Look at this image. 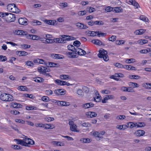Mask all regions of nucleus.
Listing matches in <instances>:
<instances>
[{
  "label": "nucleus",
  "mask_w": 151,
  "mask_h": 151,
  "mask_svg": "<svg viewBox=\"0 0 151 151\" xmlns=\"http://www.w3.org/2000/svg\"><path fill=\"white\" fill-rule=\"evenodd\" d=\"M35 126L37 127H44L45 125L42 123H37L35 124Z\"/></svg>",
  "instance_id": "bf43d9fd"
},
{
  "label": "nucleus",
  "mask_w": 151,
  "mask_h": 151,
  "mask_svg": "<svg viewBox=\"0 0 151 151\" xmlns=\"http://www.w3.org/2000/svg\"><path fill=\"white\" fill-rule=\"evenodd\" d=\"M86 34L88 36H96V31H86Z\"/></svg>",
  "instance_id": "f3484780"
},
{
  "label": "nucleus",
  "mask_w": 151,
  "mask_h": 151,
  "mask_svg": "<svg viewBox=\"0 0 151 151\" xmlns=\"http://www.w3.org/2000/svg\"><path fill=\"white\" fill-rule=\"evenodd\" d=\"M16 16L14 14L7 12L4 13V19L6 22H14L16 19Z\"/></svg>",
  "instance_id": "f257e3e1"
},
{
  "label": "nucleus",
  "mask_w": 151,
  "mask_h": 151,
  "mask_svg": "<svg viewBox=\"0 0 151 151\" xmlns=\"http://www.w3.org/2000/svg\"><path fill=\"white\" fill-rule=\"evenodd\" d=\"M78 49H80V50H81V52L82 53H81V52L79 51L78 52V55H84L86 54V52L85 50H83L82 49L80 48H78Z\"/></svg>",
  "instance_id": "f704fd0d"
},
{
  "label": "nucleus",
  "mask_w": 151,
  "mask_h": 151,
  "mask_svg": "<svg viewBox=\"0 0 151 151\" xmlns=\"http://www.w3.org/2000/svg\"><path fill=\"white\" fill-rule=\"evenodd\" d=\"M11 147L15 150H21L22 149V147L17 145H12L11 146Z\"/></svg>",
  "instance_id": "cd10ccee"
},
{
  "label": "nucleus",
  "mask_w": 151,
  "mask_h": 151,
  "mask_svg": "<svg viewBox=\"0 0 151 151\" xmlns=\"http://www.w3.org/2000/svg\"><path fill=\"white\" fill-rule=\"evenodd\" d=\"M146 31L145 29H141L139 30H137L135 31L134 33L136 35H140L143 34Z\"/></svg>",
  "instance_id": "dca6fc26"
},
{
  "label": "nucleus",
  "mask_w": 151,
  "mask_h": 151,
  "mask_svg": "<svg viewBox=\"0 0 151 151\" xmlns=\"http://www.w3.org/2000/svg\"><path fill=\"white\" fill-rule=\"evenodd\" d=\"M86 115L87 116L88 118H92L96 116L97 114L95 112L93 111H89L86 113Z\"/></svg>",
  "instance_id": "ddd939ff"
},
{
  "label": "nucleus",
  "mask_w": 151,
  "mask_h": 151,
  "mask_svg": "<svg viewBox=\"0 0 151 151\" xmlns=\"http://www.w3.org/2000/svg\"><path fill=\"white\" fill-rule=\"evenodd\" d=\"M128 127L131 128H132L134 127H136L137 125V123H133V122H130L128 124Z\"/></svg>",
  "instance_id": "2f4dec72"
},
{
  "label": "nucleus",
  "mask_w": 151,
  "mask_h": 151,
  "mask_svg": "<svg viewBox=\"0 0 151 151\" xmlns=\"http://www.w3.org/2000/svg\"><path fill=\"white\" fill-rule=\"evenodd\" d=\"M27 140H29L27 143H26L27 145H34L35 144V142L34 141L31 139L30 138H27Z\"/></svg>",
  "instance_id": "37998d69"
},
{
  "label": "nucleus",
  "mask_w": 151,
  "mask_h": 151,
  "mask_svg": "<svg viewBox=\"0 0 151 151\" xmlns=\"http://www.w3.org/2000/svg\"><path fill=\"white\" fill-rule=\"evenodd\" d=\"M12 97V95L7 93H2L0 96V99L4 101H12L13 99Z\"/></svg>",
  "instance_id": "7ed1b4c3"
},
{
  "label": "nucleus",
  "mask_w": 151,
  "mask_h": 151,
  "mask_svg": "<svg viewBox=\"0 0 151 151\" xmlns=\"http://www.w3.org/2000/svg\"><path fill=\"white\" fill-rule=\"evenodd\" d=\"M140 78V76L138 75H130L129 76V78L131 79H138Z\"/></svg>",
  "instance_id": "473e14b6"
},
{
  "label": "nucleus",
  "mask_w": 151,
  "mask_h": 151,
  "mask_svg": "<svg viewBox=\"0 0 151 151\" xmlns=\"http://www.w3.org/2000/svg\"><path fill=\"white\" fill-rule=\"evenodd\" d=\"M91 42L93 44L98 45H104V44L102 43L101 41L99 40L96 39L93 40H92Z\"/></svg>",
  "instance_id": "f8f14e48"
},
{
  "label": "nucleus",
  "mask_w": 151,
  "mask_h": 151,
  "mask_svg": "<svg viewBox=\"0 0 151 151\" xmlns=\"http://www.w3.org/2000/svg\"><path fill=\"white\" fill-rule=\"evenodd\" d=\"M15 121L19 123H20L21 124H24L25 121L23 120L20 119H16L15 120Z\"/></svg>",
  "instance_id": "0e129e2a"
},
{
  "label": "nucleus",
  "mask_w": 151,
  "mask_h": 151,
  "mask_svg": "<svg viewBox=\"0 0 151 151\" xmlns=\"http://www.w3.org/2000/svg\"><path fill=\"white\" fill-rule=\"evenodd\" d=\"M33 81L36 82L41 83L44 81V79L40 77H36L33 78Z\"/></svg>",
  "instance_id": "a211bd4d"
},
{
  "label": "nucleus",
  "mask_w": 151,
  "mask_h": 151,
  "mask_svg": "<svg viewBox=\"0 0 151 151\" xmlns=\"http://www.w3.org/2000/svg\"><path fill=\"white\" fill-rule=\"evenodd\" d=\"M54 145H56L58 146H64V143L60 142L53 141L52 142Z\"/></svg>",
  "instance_id": "6ab92c4d"
},
{
  "label": "nucleus",
  "mask_w": 151,
  "mask_h": 151,
  "mask_svg": "<svg viewBox=\"0 0 151 151\" xmlns=\"http://www.w3.org/2000/svg\"><path fill=\"white\" fill-rule=\"evenodd\" d=\"M148 42V40H140L137 41V43L140 45H142L147 43Z\"/></svg>",
  "instance_id": "b1692460"
},
{
  "label": "nucleus",
  "mask_w": 151,
  "mask_h": 151,
  "mask_svg": "<svg viewBox=\"0 0 151 151\" xmlns=\"http://www.w3.org/2000/svg\"><path fill=\"white\" fill-rule=\"evenodd\" d=\"M145 124L144 122L137 123V127H144Z\"/></svg>",
  "instance_id": "49530a36"
},
{
  "label": "nucleus",
  "mask_w": 151,
  "mask_h": 151,
  "mask_svg": "<svg viewBox=\"0 0 151 151\" xmlns=\"http://www.w3.org/2000/svg\"><path fill=\"white\" fill-rule=\"evenodd\" d=\"M51 56L55 59H63L64 58L63 55L59 54H53L51 55Z\"/></svg>",
  "instance_id": "9b49d317"
},
{
  "label": "nucleus",
  "mask_w": 151,
  "mask_h": 151,
  "mask_svg": "<svg viewBox=\"0 0 151 151\" xmlns=\"http://www.w3.org/2000/svg\"><path fill=\"white\" fill-rule=\"evenodd\" d=\"M26 64L29 66H33L34 64L33 62L31 61H27L26 62Z\"/></svg>",
  "instance_id": "a18cd8bd"
},
{
  "label": "nucleus",
  "mask_w": 151,
  "mask_h": 151,
  "mask_svg": "<svg viewBox=\"0 0 151 151\" xmlns=\"http://www.w3.org/2000/svg\"><path fill=\"white\" fill-rule=\"evenodd\" d=\"M7 9L10 12L16 13H18L20 12V10L14 4H10L7 6Z\"/></svg>",
  "instance_id": "f03ea898"
},
{
  "label": "nucleus",
  "mask_w": 151,
  "mask_h": 151,
  "mask_svg": "<svg viewBox=\"0 0 151 151\" xmlns=\"http://www.w3.org/2000/svg\"><path fill=\"white\" fill-rule=\"evenodd\" d=\"M11 113L12 114L14 115H17L18 114H19L20 113L18 111L16 110H12L11 111Z\"/></svg>",
  "instance_id": "e2e57ef3"
},
{
  "label": "nucleus",
  "mask_w": 151,
  "mask_h": 151,
  "mask_svg": "<svg viewBox=\"0 0 151 151\" xmlns=\"http://www.w3.org/2000/svg\"><path fill=\"white\" fill-rule=\"evenodd\" d=\"M58 89L57 90H55L54 91V93L58 95H62L65 94V92H66V91L64 89Z\"/></svg>",
  "instance_id": "423d86ee"
},
{
  "label": "nucleus",
  "mask_w": 151,
  "mask_h": 151,
  "mask_svg": "<svg viewBox=\"0 0 151 151\" xmlns=\"http://www.w3.org/2000/svg\"><path fill=\"white\" fill-rule=\"evenodd\" d=\"M101 97L100 96H97L96 97H95L94 98V100L96 102H99L100 101V100H101Z\"/></svg>",
  "instance_id": "6e6d98bb"
},
{
  "label": "nucleus",
  "mask_w": 151,
  "mask_h": 151,
  "mask_svg": "<svg viewBox=\"0 0 151 151\" xmlns=\"http://www.w3.org/2000/svg\"><path fill=\"white\" fill-rule=\"evenodd\" d=\"M107 54V52L105 50L103 49L102 50H100L99 51V53L98 54V56L100 58L104 57V56Z\"/></svg>",
  "instance_id": "9d476101"
},
{
  "label": "nucleus",
  "mask_w": 151,
  "mask_h": 151,
  "mask_svg": "<svg viewBox=\"0 0 151 151\" xmlns=\"http://www.w3.org/2000/svg\"><path fill=\"white\" fill-rule=\"evenodd\" d=\"M21 46L22 47L25 49L30 48L31 47L30 45L25 44H22L21 45Z\"/></svg>",
  "instance_id": "864d4df0"
},
{
  "label": "nucleus",
  "mask_w": 151,
  "mask_h": 151,
  "mask_svg": "<svg viewBox=\"0 0 151 151\" xmlns=\"http://www.w3.org/2000/svg\"><path fill=\"white\" fill-rule=\"evenodd\" d=\"M56 21L54 20H45V22L47 24L50 25H55Z\"/></svg>",
  "instance_id": "2eb2a0df"
},
{
  "label": "nucleus",
  "mask_w": 151,
  "mask_h": 151,
  "mask_svg": "<svg viewBox=\"0 0 151 151\" xmlns=\"http://www.w3.org/2000/svg\"><path fill=\"white\" fill-rule=\"evenodd\" d=\"M126 118L125 116L123 115H120L116 116V119L118 120H121L124 119Z\"/></svg>",
  "instance_id": "8fccbe9b"
},
{
  "label": "nucleus",
  "mask_w": 151,
  "mask_h": 151,
  "mask_svg": "<svg viewBox=\"0 0 151 151\" xmlns=\"http://www.w3.org/2000/svg\"><path fill=\"white\" fill-rule=\"evenodd\" d=\"M101 92L103 93L109 94L110 93V91L108 90H104L101 91Z\"/></svg>",
  "instance_id": "69168bd1"
},
{
  "label": "nucleus",
  "mask_w": 151,
  "mask_h": 151,
  "mask_svg": "<svg viewBox=\"0 0 151 151\" xmlns=\"http://www.w3.org/2000/svg\"><path fill=\"white\" fill-rule=\"evenodd\" d=\"M114 11H115V12H119L122 11V9L121 7H116L114 8Z\"/></svg>",
  "instance_id": "c9c22d12"
},
{
  "label": "nucleus",
  "mask_w": 151,
  "mask_h": 151,
  "mask_svg": "<svg viewBox=\"0 0 151 151\" xmlns=\"http://www.w3.org/2000/svg\"><path fill=\"white\" fill-rule=\"evenodd\" d=\"M48 65L50 67H58L59 65L58 63L52 62H49Z\"/></svg>",
  "instance_id": "aec40b11"
},
{
  "label": "nucleus",
  "mask_w": 151,
  "mask_h": 151,
  "mask_svg": "<svg viewBox=\"0 0 151 151\" xmlns=\"http://www.w3.org/2000/svg\"><path fill=\"white\" fill-rule=\"evenodd\" d=\"M81 44L80 42L78 40H76L73 43V45L77 47H79Z\"/></svg>",
  "instance_id": "4c0bfd02"
},
{
  "label": "nucleus",
  "mask_w": 151,
  "mask_h": 151,
  "mask_svg": "<svg viewBox=\"0 0 151 151\" xmlns=\"http://www.w3.org/2000/svg\"><path fill=\"white\" fill-rule=\"evenodd\" d=\"M45 42H44V43H52L54 42V40L52 39H46L45 40Z\"/></svg>",
  "instance_id": "09e8293b"
},
{
  "label": "nucleus",
  "mask_w": 151,
  "mask_h": 151,
  "mask_svg": "<svg viewBox=\"0 0 151 151\" xmlns=\"http://www.w3.org/2000/svg\"><path fill=\"white\" fill-rule=\"evenodd\" d=\"M139 18L140 19L145 22H149V21L148 18L144 15H141L139 17Z\"/></svg>",
  "instance_id": "393cba45"
},
{
  "label": "nucleus",
  "mask_w": 151,
  "mask_h": 151,
  "mask_svg": "<svg viewBox=\"0 0 151 151\" xmlns=\"http://www.w3.org/2000/svg\"><path fill=\"white\" fill-rule=\"evenodd\" d=\"M104 24L103 22L101 21H95V25H103Z\"/></svg>",
  "instance_id": "680f3d73"
},
{
  "label": "nucleus",
  "mask_w": 151,
  "mask_h": 151,
  "mask_svg": "<svg viewBox=\"0 0 151 151\" xmlns=\"http://www.w3.org/2000/svg\"><path fill=\"white\" fill-rule=\"evenodd\" d=\"M77 126L76 124H74L73 125H72V126H71L70 127V130L73 131V132H79L76 129Z\"/></svg>",
  "instance_id": "a878e982"
},
{
  "label": "nucleus",
  "mask_w": 151,
  "mask_h": 151,
  "mask_svg": "<svg viewBox=\"0 0 151 151\" xmlns=\"http://www.w3.org/2000/svg\"><path fill=\"white\" fill-rule=\"evenodd\" d=\"M76 26L78 28L80 29H86L88 28V26L83 24L80 22H78L76 23Z\"/></svg>",
  "instance_id": "1a4fd4ad"
},
{
  "label": "nucleus",
  "mask_w": 151,
  "mask_h": 151,
  "mask_svg": "<svg viewBox=\"0 0 151 151\" xmlns=\"http://www.w3.org/2000/svg\"><path fill=\"white\" fill-rule=\"evenodd\" d=\"M82 125L83 127H89L91 126V124L89 123H84L82 124Z\"/></svg>",
  "instance_id": "774afa93"
},
{
  "label": "nucleus",
  "mask_w": 151,
  "mask_h": 151,
  "mask_svg": "<svg viewBox=\"0 0 151 151\" xmlns=\"http://www.w3.org/2000/svg\"><path fill=\"white\" fill-rule=\"evenodd\" d=\"M77 93L79 95L83 96V93L82 90L78 89L77 91Z\"/></svg>",
  "instance_id": "5fc2aeb1"
},
{
  "label": "nucleus",
  "mask_w": 151,
  "mask_h": 151,
  "mask_svg": "<svg viewBox=\"0 0 151 151\" xmlns=\"http://www.w3.org/2000/svg\"><path fill=\"white\" fill-rule=\"evenodd\" d=\"M61 106H67L69 105V102L63 101H61Z\"/></svg>",
  "instance_id": "4d7b16f0"
},
{
  "label": "nucleus",
  "mask_w": 151,
  "mask_h": 151,
  "mask_svg": "<svg viewBox=\"0 0 151 151\" xmlns=\"http://www.w3.org/2000/svg\"><path fill=\"white\" fill-rule=\"evenodd\" d=\"M135 62V60L133 58H130L127 59L125 61L126 63H134Z\"/></svg>",
  "instance_id": "72a5a7b5"
},
{
  "label": "nucleus",
  "mask_w": 151,
  "mask_h": 151,
  "mask_svg": "<svg viewBox=\"0 0 151 151\" xmlns=\"http://www.w3.org/2000/svg\"><path fill=\"white\" fill-rule=\"evenodd\" d=\"M128 85L129 86H133L134 88L138 87L139 86V85L137 83L132 82H129L128 83Z\"/></svg>",
  "instance_id": "bb28decb"
},
{
  "label": "nucleus",
  "mask_w": 151,
  "mask_h": 151,
  "mask_svg": "<svg viewBox=\"0 0 151 151\" xmlns=\"http://www.w3.org/2000/svg\"><path fill=\"white\" fill-rule=\"evenodd\" d=\"M14 141L17 142V144H20L22 145L26 146V147H29L30 146L29 145H27L25 142H24V141L18 139H15Z\"/></svg>",
  "instance_id": "20e7f679"
},
{
  "label": "nucleus",
  "mask_w": 151,
  "mask_h": 151,
  "mask_svg": "<svg viewBox=\"0 0 151 151\" xmlns=\"http://www.w3.org/2000/svg\"><path fill=\"white\" fill-rule=\"evenodd\" d=\"M96 36H97L99 37H105L106 35V33H102L101 32H99V31H96Z\"/></svg>",
  "instance_id": "412c9836"
},
{
  "label": "nucleus",
  "mask_w": 151,
  "mask_h": 151,
  "mask_svg": "<svg viewBox=\"0 0 151 151\" xmlns=\"http://www.w3.org/2000/svg\"><path fill=\"white\" fill-rule=\"evenodd\" d=\"M24 95L25 97L30 98L33 99L34 98V96L32 94L25 93L24 94Z\"/></svg>",
  "instance_id": "13d9d810"
},
{
  "label": "nucleus",
  "mask_w": 151,
  "mask_h": 151,
  "mask_svg": "<svg viewBox=\"0 0 151 151\" xmlns=\"http://www.w3.org/2000/svg\"><path fill=\"white\" fill-rule=\"evenodd\" d=\"M83 90L86 93H88L89 92V88L86 86H84L82 88Z\"/></svg>",
  "instance_id": "3c124183"
},
{
  "label": "nucleus",
  "mask_w": 151,
  "mask_h": 151,
  "mask_svg": "<svg viewBox=\"0 0 151 151\" xmlns=\"http://www.w3.org/2000/svg\"><path fill=\"white\" fill-rule=\"evenodd\" d=\"M26 20L27 19L25 18L21 17L19 19L18 22L20 24L26 25L27 24V22Z\"/></svg>",
  "instance_id": "0eeeda50"
},
{
  "label": "nucleus",
  "mask_w": 151,
  "mask_h": 151,
  "mask_svg": "<svg viewBox=\"0 0 151 151\" xmlns=\"http://www.w3.org/2000/svg\"><path fill=\"white\" fill-rule=\"evenodd\" d=\"M28 53L24 51H18V55L19 56H26L27 55Z\"/></svg>",
  "instance_id": "5701e85b"
},
{
  "label": "nucleus",
  "mask_w": 151,
  "mask_h": 151,
  "mask_svg": "<svg viewBox=\"0 0 151 151\" xmlns=\"http://www.w3.org/2000/svg\"><path fill=\"white\" fill-rule=\"evenodd\" d=\"M7 58L5 56H4L2 55H0V61L4 62L7 60Z\"/></svg>",
  "instance_id": "c03bdc74"
},
{
  "label": "nucleus",
  "mask_w": 151,
  "mask_h": 151,
  "mask_svg": "<svg viewBox=\"0 0 151 151\" xmlns=\"http://www.w3.org/2000/svg\"><path fill=\"white\" fill-rule=\"evenodd\" d=\"M143 86L146 88L151 89V83H146L143 84Z\"/></svg>",
  "instance_id": "c85d7f7f"
},
{
  "label": "nucleus",
  "mask_w": 151,
  "mask_h": 151,
  "mask_svg": "<svg viewBox=\"0 0 151 151\" xmlns=\"http://www.w3.org/2000/svg\"><path fill=\"white\" fill-rule=\"evenodd\" d=\"M115 66L116 67L120 68H123L124 65L122 64L119 63H116L115 64Z\"/></svg>",
  "instance_id": "052dcab7"
},
{
  "label": "nucleus",
  "mask_w": 151,
  "mask_h": 151,
  "mask_svg": "<svg viewBox=\"0 0 151 151\" xmlns=\"http://www.w3.org/2000/svg\"><path fill=\"white\" fill-rule=\"evenodd\" d=\"M60 78L63 80H68L70 79V77L68 75H61L60 76Z\"/></svg>",
  "instance_id": "7c9ffc66"
},
{
  "label": "nucleus",
  "mask_w": 151,
  "mask_h": 151,
  "mask_svg": "<svg viewBox=\"0 0 151 151\" xmlns=\"http://www.w3.org/2000/svg\"><path fill=\"white\" fill-rule=\"evenodd\" d=\"M94 104L92 102H90L83 104L82 105V107L84 109H87L94 106Z\"/></svg>",
  "instance_id": "39448f33"
},
{
  "label": "nucleus",
  "mask_w": 151,
  "mask_h": 151,
  "mask_svg": "<svg viewBox=\"0 0 151 151\" xmlns=\"http://www.w3.org/2000/svg\"><path fill=\"white\" fill-rule=\"evenodd\" d=\"M18 89L20 91H28V88L25 86H21L18 87Z\"/></svg>",
  "instance_id": "4be33fe9"
},
{
  "label": "nucleus",
  "mask_w": 151,
  "mask_h": 151,
  "mask_svg": "<svg viewBox=\"0 0 151 151\" xmlns=\"http://www.w3.org/2000/svg\"><path fill=\"white\" fill-rule=\"evenodd\" d=\"M124 41L123 40H117L115 42L116 44L117 45H121L124 43Z\"/></svg>",
  "instance_id": "de8ad7c7"
},
{
  "label": "nucleus",
  "mask_w": 151,
  "mask_h": 151,
  "mask_svg": "<svg viewBox=\"0 0 151 151\" xmlns=\"http://www.w3.org/2000/svg\"><path fill=\"white\" fill-rule=\"evenodd\" d=\"M11 106H12L14 108H19L22 107V106L20 104L17 103L16 102H12L11 103Z\"/></svg>",
  "instance_id": "4468645a"
},
{
  "label": "nucleus",
  "mask_w": 151,
  "mask_h": 151,
  "mask_svg": "<svg viewBox=\"0 0 151 151\" xmlns=\"http://www.w3.org/2000/svg\"><path fill=\"white\" fill-rule=\"evenodd\" d=\"M65 39L66 42L67 41H70L72 40H75L76 39L75 37H73L70 36L68 35V37H66V38Z\"/></svg>",
  "instance_id": "79ce46f5"
},
{
  "label": "nucleus",
  "mask_w": 151,
  "mask_h": 151,
  "mask_svg": "<svg viewBox=\"0 0 151 151\" xmlns=\"http://www.w3.org/2000/svg\"><path fill=\"white\" fill-rule=\"evenodd\" d=\"M21 31H22V30H16L15 32V34L18 35H22Z\"/></svg>",
  "instance_id": "338daca9"
},
{
  "label": "nucleus",
  "mask_w": 151,
  "mask_h": 151,
  "mask_svg": "<svg viewBox=\"0 0 151 151\" xmlns=\"http://www.w3.org/2000/svg\"><path fill=\"white\" fill-rule=\"evenodd\" d=\"M131 4L134 6L136 9L138 8V7H139V4L135 0L133 1Z\"/></svg>",
  "instance_id": "a19ab883"
},
{
  "label": "nucleus",
  "mask_w": 151,
  "mask_h": 151,
  "mask_svg": "<svg viewBox=\"0 0 151 151\" xmlns=\"http://www.w3.org/2000/svg\"><path fill=\"white\" fill-rule=\"evenodd\" d=\"M116 37L115 36L112 35L108 39V40L112 41L114 42L116 40Z\"/></svg>",
  "instance_id": "603ef678"
},
{
  "label": "nucleus",
  "mask_w": 151,
  "mask_h": 151,
  "mask_svg": "<svg viewBox=\"0 0 151 151\" xmlns=\"http://www.w3.org/2000/svg\"><path fill=\"white\" fill-rule=\"evenodd\" d=\"M87 13V12L86 9V10L79 11L78 14L79 16H83L85 15Z\"/></svg>",
  "instance_id": "ea45409f"
},
{
  "label": "nucleus",
  "mask_w": 151,
  "mask_h": 151,
  "mask_svg": "<svg viewBox=\"0 0 151 151\" xmlns=\"http://www.w3.org/2000/svg\"><path fill=\"white\" fill-rule=\"evenodd\" d=\"M45 125V127H44L45 129H52L54 128L53 125H51L50 124H44Z\"/></svg>",
  "instance_id": "e433bc0d"
},
{
  "label": "nucleus",
  "mask_w": 151,
  "mask_h": 151,
  "mask_svg": "<svg viewBox=\"0 0 151 151\" xmlns=\"http://www.w3.org/2000/svg\"><path fill=\"white\" fill-rule=\"evenodd\" d=\"M42 100L45 102H47L50 101V99L47 96H44L42 97Z\"/></svg>",
  "instance_id": "58836bf2"
},
{
  "label": "nucleus",
  "mask_w": 151,
  "mask_h": 151,
  "mask_svg": "<svg viewBox=\"0 0 151 151\" xmlns=\"http://www.w3.org/2000/svg\"><path fill=\"white\" fill-rule=\"evenodd\" d=\"M87 12L91 13L96 11L95 9L93 7H88L86 9Z\"/></svg>",
  "instance_id": "c756f323"
},
{
  "label": "nucleus",
  "mask_w": 151,
  "mask_h": 151,
  "mask_svg": "<svg viewBox=\"0 0 151 151\" xmlns=\"http://www.w3.org/2000/svg\"><path fill=\"white\" fill-rule=\"evenodd\" d=\"M145 132L143 130H139L136 131L134 133V134L137 137H140L143 136L145 134Z\"/></svg>",
  "instance_id": "6e6552de"
}]
</instances>
